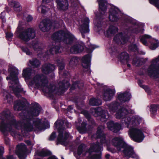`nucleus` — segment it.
<instances>
[{
	"label": "nucleus",
	"instance_id": "nucleus-1",
	"mask_svg": "<svg viewBox=\"0 0 159 159\" xmlns=\"http://www.w3.org/2000/svg\"><path fill=\"white\" fill-rule=\"evenodd\" d=\"M41 107L38 104H36L31 109L28 113V115L22 117L26 123L25 128L27 131H31L41 130L42 129L41 120L39 119H32V116L39 115L41 111Z\"/></svg>",
	"mask_w": 159,
	"mask_h": 159
},
{
	"label": "nucleus",
	"instance_id": "nucleus-2",
	"mask_svg": "<svg viewBox=\"0 0 159 159\" xmlns=\"http://www.w3.org/2000/svg\"><path fill=\"white\" fill-rule=\"evenodd\" d=\"M29 87H34L41 89L43 92L51 93L56 90V87L48 83L46 77L43 75H37L34 76L29 83Z\"/></svg>",
	"mask_w": 159,
	"mask_h": 159
},
{
	"label": "nucleus",
	"instance_id": "nucleus-3",
	"mask_svg": "<svg viewBox=\"0 0 159 159\" xmlns=\"http://www.w3.org/2000/svg\"><path fill=\"white\" fill-rule=\"evenodd\" d=\"M8 70L10 72V77H7V80L10 79L9 87L16 96L19 97V93L22 91L23 89L20 85L17 75L19 74L18 70L15 67H10Z\"/></svg>",
	"mask_w": 159,
	"mask_h": 159
},
{
	"label": "nucleus",
	"instance_id": "nucleus-4",
	"mask_svg": "<svg viewBox=\"0 0 159 159\" xmlns=\"http://www.w3.org/2000/svg\"><path fill=\"white\" fill-rule=\"evenodd\" d=\"M16 34L19 38L25 42L34 38L35 36L34 30L33 29L29 28L24 29L20 25L17 29Z\"/></svg>",
	"mask_w": 159,
	"mask_h": 159
},
{
	"label": "nucleus",
	"instance_id": "nucleus-5",
	"mask_svg": "<svg viewBox=\"0 0 159 159\" xmlns=\"http://www.w3.org/2000/svg\"><path fill=\"white\" fill-rule=\"evenodd\" d=\"M52 39L56 41H63L67 44H70L76 40V38L70 32L65 33L63 31L55 33L52 35Z\"/></svg>",
	"mask_w": 159,
	"mask_h": 159
},
{
	"label": "nucleus",
	"instance_id": "nucleus-6",
	"mask_svg": "<svg viewBox=\"0 0 159 159\" xmlns=\"http://www.w3.org/2000/svg\"><path fill=\"white\" fill-rule=\"evenodd\" d=\"M63 123V122L62 120H57L55 123V125L56 127L58 129L59 133L57 137L58 142L61 144L66 146L67 144L66 140L69 135L67 132L61 128Z\"/></svg>",
	"mask_w": 159,
	"mask_h": 159
},
{
	"label": "nucleus",
	"instance_id": "nucleus-7",
	"mask_svg": "<svg viewBox=\"0 0 159 159\" xmlns=\"http://www.w3.org/2000/svg\"><path fill=\"white\" fill-rule=\"evenodd\" d=\"M147 72L151 76L159 77V55L151 60Z\"/></svg>",
	"mask_w": 159,
	"mask_h": 159
},
{
	"label": "nucleus",
	"instance_id": "nucleus-8",
	"mask_svg": "<svg viewBox=\"0 0 159 159\" xmlns=\"http://www.w3.org/2000/svg\"><path fill=\"white\" fill-rule=\"evenodd\" d=\"M102 149L101 145H99L98 143L92 144L89 152H86L89 153V159H100V153L97 154L96 152L101 151Z\"/></svg>",
	"mask_w": 159,
	"mask_h": 159
},
{
	"label": "nucleus",
	"instance_id": "nucleus-9",
	"mask_svg": "<svg viewBox=\"0 0 159 159\" xmlns=\"http://www.w3.org/2000/svg\"><path fill=\"white\" fill-rule=\"evenodd\" d=\"M141 41L145 45H148V42H150L151 44L150 46V48L152 50L156 49L159 46L158 40L151 38L150 36L147 34H144L141 37Z\"/></svg>",
	"mask_w": 159,
	"mask_h": 159
},
{
	"label": "nucleus",
	"instance_id": "nucleus-10",
	"mask_svg": "<svg viewBox=\"0 0 159 159\" xmlns=\"http://www.w3.org/2000/svg\"><path fill=\"white\" fill-rule=\"evenodd\" d=\"M89 19L85 17L82 20V25L79 27L80 30L83 38H84V34L88 33L89 31Z\"/></svg>",
	"mask_w": 159,
	"mask_h": 159
},
{
	"label": "nucleus",
	"instance_id": "nucleus-11",
	"mask_svg": "<svg viewBox=\"0 0 159 159\" xmlns=\"http://www.w3.org/2000/svg\"><path fill=\"white\" fill-rule=\"evenodd\" d=\"M99 4L100 13L96 14L97 19L101 18V15L104 14L107 9V3L106 0H98Z\"/></svg>",
	"mask_w": 159,
	"mask_h": 159
},
{
	"label": "nucleus",
	"instance_id": "nucleus-12",
	"mask_svg": "<svg viewBox=\"0 0 159 159\" xmlns=\"http://www.w3.org/2000/svg\"><path fill=\"white\" fill-rule=\"evenodd\" d=\"M26 148L25 145L21 143L17 146L16 153L20 159H24L26 157Z\"/></svg>",
	"mask_w": 159,
	"mask_h": 159
},
{
	"label": "nucleus",
	"instance_id": "nucleus-13",
	"mask_svg": "<svg viewBox=\"0 0 159 159\" xmlns=\"http://www.w3.org/2000/svg\"><path fill=\"white\" fill-rule=\"evenodd\" d=\"M93 109L97 115L101 116L100 120L102 122L106 121L108 118L109 115L107 111L102 110L100 107L93 108Z\"/></svg>",
	"mask_w": 159,
	"mask_h": 159
},
{
	"label": "nucleus",
	"instance_id": "nucleus-14",
	"mask_svg": "<svg viewBox=\"0 0 159 159\" xmlns=\"http://www.w3.org/2000/svg\"><path fill=\"white\" fill-rule=\"evenodd\" d=\"M129 134L134 141L139 142V129L138 128L134 127L131 128L129 131Z\"/></svg>",
	"mask_w": 159,
	"mask_h": 159
},
{
	"label": "nucleus",
	"instance_id": "nucleus-15",
	"mask_svg": "<svg viewBox=\"0 0 159 159\" xmlns=\"http://www.w3.org/2000/svg\"><path fill=\"white\" fill-rule=\"evenodd\" d=\"M91 57L90 55L88 54L85 55L82 59V65L85 71L90 72V62Z\"/></svg>",
	"mask_w": 159,
	"mask_h": 159
},
{
	"label": "nucleus",
	"instance_id": "nucleus-16",
	"mask_svg": "<svg viewBox=\"0 0 159 159\" xmlns=\"http://www.w3.org/2000/svg\"><path fill=\"white\" fill-rule=\"evenodd\" d=\"M122 148H123V152L125 157L128 158L130 157H134L136 156V155L132 147L129 145H124Z\"/></svg>",
	"mask_w": 159,
	"mask_h": 159
},
{
	"label": "nucleus",
	"instance_id": "nucleus-17",
	"mask_svg": "<svg viewBox=\"0 0 159 159\" xmlns=\"http://www.w3.org/2000/svg\"><path fill=\"white\" fill-rule=\"evenodd\" d=\"M17 123L16 121L14 119L12 120L9 124L6 125L4 124L3 122H1L0 125V129L2 132H5L6 130L11 131L10 127H13L15 126L17 128L16 126Z\"/></svg>",
	"mask_w": 159,
	"mask_h": 159
},
{
	"label": "nucleus",
	"instance_id": "nucleus-18",
	"mask_svg": "<svg viewBox=\"0 0 159 159\" xmlns=\"http://www.w3.org/2000/svg\"><path fill=\"white\" fill-rule=\"evenodd\" d=\"M111 144L116 147L119 151L121 150V149L124 145L123 143V139L121 137L114 138L111 140Z\"/></svg>",
	"mask_w": 159,
	"mask_h": 159
},
{
	"label": "nucleus",
	"instance_id": "nucleus-19",
	"mask_svg": "<svg viewBox=\"0 0 159 159\" xmlns=\"http://www.w3.org/2000/svg\"><path fill=\"white\" fill-rule=\"evenodd\" d=\"M115 94V91L114 89L107 88L104 90L103 94L104 99L106 101L111 100Z\"/></svg>",
	"mask_w": 159,
	"mask_h": 159
},
{
	"label": "nucleus",
	"instance_id": "nucleus-20",
	"mask_svg": "<svg viewBox=\"0 0 159 159\" xmlns=\"http://www.w3.org/2000/svg\"><path fill=\"white\" fill-rule=\"evenodd\" d=\"M108 128L114 132H117L121 129V126L118 123H114L113 122L110 121L107 123Z\"/></svg>",
	"mask_w": 159,
	"mask_h": 159
},
{
	"label": "nucleus",
	"instance_id": "nucleus-21",
	"mask_svg": "<svg viewBox=\"0 0 159 159\" xmlns=\"http://www.w3.org/2000/svg\"><path fill=\"white\" fill-rule=\"evenodd\" d=\"M118 10L115 8H111L110 10L109 19L112 22L117 21L118 20Z\"/></svg>",
	"mask_w": 159,
	"mask_h": 159
},
{
	"label": "nucleus",
	"instance_id": "nucleus-22",
	"mask_svg": "<svg viewBox=\"0 0 159 159\" xmlns=\"http://www.w3.org/2000/svg\"><path fill=\"white\" fill-rule=\"evenodd\" d=\"M39 27L42 31L46 32L50 29L51 24L50 23L49 21L44 20L40 22Z\"/></svg>",
	"mask_w": 159,
	"mask_h": 159
},
{
	"label": "nucleus",
	"instance_id": "nucleus-23",
	"mask_svg": "<svg viewBox=\"0 0 159 159\" xmlns=\"http://www.w3.org/2000/svg\"><path fill=\"white\" fill-rule=\"evenodd\" d=\"M57 8L60 10H65L68 7L67 0H57Z\"/></svg>",
	"mask_w": 159,
	"mask_h": 159
},
{
	"label": "nucleus",
	"instance_id": "nucleus-24",
	"mask_svg": "<svg viewBox=\"0 0 159 159\" xmlns=\"http://www.w3.org/2000/svg\"><path fill=\"white\" fill-rule=\"evenodd\" d=\"M84 49L83 45L82 44L76 43L70 48V52L73 53H78L81 52Z\"/></svg>",
	"mask_w": 159,
	"mask_h": 159
},
{
	"label": "nucleus",
	"instance_id": "nucleus-25",
	"mask_svg": "<svg viewBox=\"0 0 159 159\" xmlns=\"http://www.w3.org/2000/svg\"><path fill=\"white\" fill-rule=\"evenodd\" d=\"M26 102L25 99H23L22 101H16L15 103L14 108L15 110L20 111L24 109L25 107Z\"/></svg>",
	"mask_w": 159,
	"mask_h": 159
},
{
	"label": "nucleus",
	"instance_id": "nucleus-26",
	"mask_svg": "<svg viewBox=\"0 0 159 159\" xmlns=\"http://www.w3.org/2000/svg\"><path fill=\"white\" fill-rule=\"evenodd\" d=\"M104 129L103 126H101L98 128L97 132V138H99L101 139V142L102 143H104L106 141L105 135L102 133V130Z\"/></svg>",
	"mask_w": 159,
	"mask_h": 159
},
{
	"label": "nucleus",
	"instance_id": "nucleus-27",
	"mask_svg": "<svg viewBox=\"0 0 159 159\" xmlns=\"http://www.w3.org/2000/svg\"><path fill=\"white\" fill-rule=\"evenodd\" d=\"M131 95L129 93H120L118 95V98L121 102H125L129 100Z\"/></svg>",
	"mask_w": 159,
	"mask_h": 159
},
{
	"label": "nucleus",
	"instance_id": "nucleus-28",
	"mask_svg": "<svg viewBox=\"0 0 159 159\" xmlns=\"http://www.w3.org/2000/svg\"><path fill=\"white\" fill-rule=\"evenodd\" d=\"M114 40L117 43L124 44L127 41V39L125 36L123 35L121 33L116 35L114 38Z\"/></svg>",
	"mask_w": 159,
	"mask_h": 159
},
{
	"label": "nucleus",
	"instance_id": "nucleus-29",
	"mask_svg": "<svg viewBox=\"0 0 159 159\" xmlns=\"http://www.w3.org/2000/svg\"><path fill=\"white\" fill-rule=\"evenodd\" d=\"M55 66L49 64L44 65L42 68V71L45 74H48L55 70Z\"/></svg>",
	"mask_w": 159,
	"mask_h": 159
},
{
	"label": "nucleus",
	"instance_id": "nucleus-30",
	"mask_svg": "<svg viewBox=\"0 0 159 159\" xmlns=\"http://www.w3.org/2000/svg\"><path fill=\"white\" fill-rule=\"evenodd\" d=\"M9 5L13 8L14 11L16 12H18L22 10V7L20 3L17 2L13 1L9 2Z\"/></svg>",
	"mask_w": 159,
	"mask_h": 159
},
{
	"label": "nucleus",
	"instance_id": "nucleus-31",
	"mask_svg": "<svg viewBox=\"0 0 159 159\" xmlns=\"http://www.w3.org/2000/svg\"><path fill=\"white\" fill-rule=\"evenodd\" d=\"M129 57L128 54L124 52L120 55L118 57V59L123 63H127L129 60Z\"/></svg>",
	"mask_w": 159,
	"mask_h": 159
},
{
	"label": "nucleus",
	"instance_id": "nucleus-32",
	"mask_svg": "<svg viewBox=\"0 0 159 159\" xmlns=\"http://www.w3.org/2000/svg\"><path fill=\"white\" fill-rule=\"evenodd\" d=\"M31 69L30 68H27L23 70L22 75L25 78V80L31 79Z\"/></svg>",
	"mask_w": 159,
	"mask_h": 159
},
{
	"label": "nucleus",
	"instance_id": "nucleus-33",
	"mask_svg": "<svg viewBox=\"0 0 159 159\" xmlns=\"http://www.w3.org/2000/svg\"><path fill=\"white\" fill-rule=\"evenodd\" d=\"M128 113V111L125 109L122 108L118 110L116 114V118L120 119L122 116H125Z\"/></svg>",
	"mask_w": 159,
	"mask_h": 159
},
{
	"label": "nucleus",
	"instance_id": "nucleus-34",
	"mask_svg": "<svg viewBox=\"0 0 159 159\" xmlns=\"http://www.w3.org/2000/svg\"><path fill=\"white\" fill-rule=\"evenodd\" d=\"M118 28L113 25H110L107 32V34L108 36H111L117 32Z\"/></svg>",
	"mask_w": 159,
	"mask_h": 159
},
{
	"label": "nucleus",
	"instance_id": "nucleus-35",
	"mask_svg": "<svg viewBox=\"0 0 159 159\" xmlns=\"http://www.w3.org/2000/svg\"><path fill=\"white\" fill-rule=\"evenodd\" d=\"M61 52V47L59 46H56L49 49L48 51V55H50L53 54L54 53H57Z\"/></svg>",
	"mask_w": 159,
	"mask_h": 159
},
{
	"label": "nucleus",
	"instance_id": "nucleus-36",
	"mask_svg": "<svg viewBox=\"0 0 159 159\" xmlns=\"http://www.w3.org/2000/svg\"><path fill=\"white\" fill-rule=\"evenodd\" d=\"M89 103L90 105L93 106H98L102 104V101L100 99L92 98L90 99Z\"/></svg>",
	"mask_w": 159,
	"mask_h": 159
},
{
	"label": "nucleus",
	"instance_id": "nucleus-37",
	"mask_svg": "<svg viewBox=\"0 0 159 159\" xmlns=\"http://www.w3.org/2000/svg\"><path fill=\"white\" fill-rule=\"evenodd\" d=\"M59 89H58L59 91H62L68 88L70 85V84L68 82L66 81V83H59Z\"/></svg>",
	"mask_w": 159,
	"mask_h": 159
},
{
	"label": "nucleus",
	"instance_id": "nucleus-38",
	"mask_svg": "<svg viewBox=\"0 0 159 159\" xmlns=\"http://www.w3.org/2000/svg\"><path fill=\"white\" fill-rule=\"evenodd\" d=\"M86 123L85 122H83L81 124V127H77V129L79 132L80 133H84L86 131Z\"/></svg>",
	"mask_w": 159,
	"mask_h": 159
},
{
	"label": "nucleus",
	"instance_id": "nucleus-39",
	"mask_svg": "<svg viewBox=\"0 0 159 159\" xmlns=\"http://www.w3.org/2000/svg\"><path fill=\"white\" fill-rule=\"evenodd\" d=\"M51 152L46 150H43L42 151L38 152V155L41 157H45L47 156L50 155Z\"/></svg>",
	"mask_w": 159,
	"mask_h": 159
},
{
	"label": "nucleus",
	"instance_id": "nucleus-40",
	"mask_svg": "<svg viewBox=\"0 0 159 159\" xmlns=\"http://www.w3.org/2000/svg\"><path fill=\"white\" fill-rule=\"evenodd\" d=\"M10 112L9 110L6 111H4L3 113L0 114V119L2 120H3L6 118H8L10 116Z\"/></svg>",
	"mask_w": 159,
	"mask_h": 159
},
{
	"label": "nucleus",
	"instance_id": "nucleus-41",
	"mask_svg": "<svg viewBox=\"0 0 159 159\" xmlns=\"http://www.w3.org/2000/svg\"><path fill=\"white\" fill-rule=\"evenodd\" d=\"M146 132V129H140V142H142L145 137L144 133Z\"/></svg>",
	"mask_w": 159,
	"mask_h": 159
},
{
	"label": "nucleus",
	"instance_id": "nucleus-42",
	"mask_svg": "<svg viewBox=\"0 0 159 159\" xmlns=\"http://www.w3.org/2000/svg\"><path fill=\"white\" fill-rule=\"evenodd\" d=\"M78 59L76 57H72L70 59L69 64L71 66H73L77 64L78 63Z\"/></svg>",
	"mask_w": 159,
	"mask_h": 159
},
{
	"label": "nucleus",
	"instance_id": "nucleus-43",
	"mask_svg": "<svg viewBox=\"0 0 159 159\" xmlns=\"http://www.w3.org/2000/svg\"><path fill=\"white\" fill-rule=\"evenodd\" d=\"M30 64L34 67H37L40 65L39 61L37 59H34L32 61H30Z\"/></svg>",
	"mask_w": 159,
	"mask_h": 159
},
{
	"label": "nucleus",
	"instance_id": "nucleus-44",
	"mask_svg": "<svg viewBox=\"0 0 159 159\" xmlns=\"http://www.w3.org/2000/svg\"><path fill=\"white\" fill-rule=\"evenodd\" d=\"M58 66L60 70V72L61 73V70H63L64 67V63L62 60H58L57 62Z\"/></svg>",
	"mask_w": 159,
	"mask_h": 159
},
{
	"label": "nucleus",
	"instance_id": "nucleus-45",
	"mask_svg": "<svg viewBox=\"0 0 159 159\" xmlns=\"http://www.w3.org/2000/svg\"><path fill=\"white\" fill-rule=\"evenodd\" d=\"M48 10V8L43 4L42 5L39 7L38 9V10L39 11H41V12L43 13H45Z\"/></svg>",
	"mask_w": 159,
	"mask_h": 159
},
{
	"label": "nucleus",
	"instance_id": "nucleus-46",
	"mask_svg": "<svg viewBox=\"0 0 159 159\" xmlns=\"http://www.w3.org/2000/svg\"><path fill=\"white\" fill-rule=\"evenodd\" d=\"M124 122L125 124L133 125L135 122H134L133 119H131L129 117H126L125 118Z\"/></svg>",
	"mask_w": 159,
	"mask_h": 159
},
{
	"label": "nucleus",
	"instance_id": "nucleus-47",
	"mask_svg": "<svg viewBox=\"0 0 159 159\" xmlns=\"http://www.w3.org/2000/svg\"><path fill=\"white\" fill-rule=\"evenodd\" d=\"M150 3L159 8V0H149Z\"/></svg>",
	"mask_w": 159,
	"mask_h": 159
},
{
	"label": "nucleus",
	"instance_id": "nucleus-48",
	"mask_svg": "<svg viewBox=\"0 0 159 159\" xmlns=\"http://www.w3.org/2000/svg\"><path fill=\"white\" fill-rule=\"evenodd\" d=\"M132 64L134 66H139V57L134 58Z\"/></svg>",
	"mask_w": 159,
	"mask_h": 159
},
{
	"label": "nucleus",
	"instance_id": "nucleus-49",
	"mask_svg": "<svg viewBox=\"0 0 159 159\" xmlns=\"http://www.w3.org/2000/svg\"><path fill=\"white\" fill-rule=\"evenodd\" d=\"M6 94H4L5 96V99L6 100H7V102H10L11 101H12V98L11 97V95L10 94L8 93H7L6 92Z\"/></svg>",
	"mask_w": 159,
	"mask_h": 159
},
{
	"label": "nucleus",
	"instance_id": "nucleus-50",
	"mask_svg": "<svg viewBox=\"0 0 159 159\" xmlns=\"http://www.w3.org/2000/svg\"><path fill=\"white\" fill-rule=\"evenodd\" d=\"M32 46L33 48L35 50L39 51L40 50V48H39V44L38 42H33Z\"/></svg>",
	"mask_w": 159,
	"mask_h": 159
},
{
	"label": "nucleus",
	"instance_id": "nucleus-51",
	"mask_svg": "<svg viewBox=\"0 0 159 159\" xmlns=\"http://www.w3.org/2000/svg\"><path fill=\"white\" fill-rule=\"evenodd\" d=\"M85 147V146L84 144H81L79 147L77 151V153L79 155H81L83 150V148Z\"/></svg>",
	"mask_w": 159,
	"mask_h": 159
},
{
	"label": "nucleus",
	"instance_id": "nucleus-52",
	"mask_svg": "<svg viewBox=\"0 0 159 159\" xmlns=\"http://www.w3.org/2000/svg\"><path fill=\"white\" fill-rule=\"evenodd\" d=\"M80 86H83L82 84H80L78 82H75L73 83L72 87V89L76 88L78 87L79 88Z\"/></svg>",
	"mask_w": 159,
	"mask_h": 159
},
{
	"label": "nucleus",
	"instance_id": "nucleus-53",
	"mask_svg": "<svg viewBox=\"0 0 159 159\" xmlns=\"http://www.w3.org/2000/svg\"><path fill=\"white\" fill-rule=\"evenodd\" d=\"M145 24L143 23L140 22V33H143L144 30Z\"/></svg>",
	"mask_w": 159,
	"mask_h": 159
},
{
	"label": "nucleus",
	"instance_id": "nucleus-54",
	"mask_svg": "<svg viewBox=\"0 0 159 159\" xmlns=\"http://www.w3.org/2000/svg\"><path fill=\"white\" fill-rule=\"evenodd\" d=\"M6 37L8 40H10L13 36V34L10 32L6 33Z\"/></svg>",
	"mask_w": 159,
	"mask_h": 159
},
{
	"label": "nucleus",
	"instance_id": "nucleus-55",
	"mask_svg": "<svg viewBox=\"0 0 159 159\" xmlns=\"http://www.w3.org/2000/svg\"><path fill=\"white\" fill-rule=\"evenodd\" d=\"M111 110L112 111H114V110H116L117 108H119L118 104L117 103L111 104Z\"/></svg>",
	"mask_w": 159,
	"mask_h": 159
},
{
	"label": "nucleus",
	"instance_id": "nucleus-56",
	"mask_svg": "<svg viewBox=\"0 0 159 159\" xmlns=\"http://www.w3.org/2000/svg\"><path fill=\"white\" fill-rule=\"evenodd\" d=\"M21 49L23 51L25 52L27 55H30L31 54V52H30L28 48L24 47H22Z\"/></svg>",
	"mask_w": 159,
	"mask_h": 159
},
{
	"label": "nucleus",
	"instance_id": "nucleus-57",
	"mask_svg": "<svg viewBox=\"0 0 159 159\" xmlns=\"http://www.w3.org/2000/svg\"><path fill=\"white\" fill-rule=\"evenodd\" d=\"M129 49L132 51H135L137 50V47L135 44H133L129 47Z\"/></svg>",
	"mask_w": 159,
	"mask_h": 159
},
{
	"label": "nucleus",
	"instance_id": "nucleus-58",
	"mask_svg": "<svg viewBox=\"0 0 159 159\" xmlns=\"http://www.w3.org/2000/svg\"><path fill=\"white\" fill-rule=\"evenodd\" d=\"M95 29L98 32L100 31L101 29V26L100 24L98 23L97 25H96Z\"/></svg>",
	"mask_w": 159,
	"mask_h": 159
},
{
	"label": "nucleus",
	"instance_id": "nucleus-59",
	"mask_svg": "<svg viewBox=\"0 0 159 159\" xmlns=\"http://www.w3.org/2000/svg\"><path fill=\"white\" fill-rule=\"evenodd\" d=\"M56 137V133L55 132H53L50 135L49 140H52L54 139Z\"/></svg>",
	"mask_w": 159,
	"mask_h": 159
},
{
	"label": "nucleus",
	"instance_id": "nucleus-60",
	"mask_svg": "<svg viewBox=\"0 0 159 159\" xmlns=\"http://www.w3.org/2000/svg\"><path fill=\"white\" fill-rule=\"evenodd\" d=\"M1 15H2L1 16V18L2 19V22H3L5 21V20L4 18V17L5 15V12H3L1 13Z\"/></svg>",
	"mask_w": 159,
	"mask_h": 159
},
{
	"label": "nucleus",
	"instance_id": "nucleus-61",
	"mask_svg": "<svg viewBox=\"0 0 159 159\" xmlns=\"http://www.w3.org/2000/svg\"><path fill=\"white\" fill-rule=\"evenodd\" d=\"M150 111L152 112H155L157 111V109H156V106H152L151 107V108L150 109Z\"/></svg>",
	"mask_w": 159,
	"mask_h": 159
},
{
	"label": "nucleus",
	"instance_id": "nucleus-62",
	"mask_svg": "<svg viewBox=\"0 0 159 159\" xmlns=\"http://www.w3.org/2000/svg\"><path fill=\"white\" fill-rule=\"evenodd\" d=\"M52 25H53L54 27H58L59 26L57 22L55 21L53 22L52 23Z\"/></svg>",
	"mask_w": 159,
	"mask_h": 159
},
{
	"label": "nucleus",
	"instance_id": "nucleus-63",
	"mask_svg": "<svg viewBox=\"0 0 159 159\" xmlns=\"http://www.w3.org/2000/svg\"><path fill=\"white\" fill-rule=\"evenodd\" d=\"M32 17L30 15L28 16L26 18V20L28 22L31 21L32 20Z\"/></svg>",
	"mask_w": 159,
	"mask_h": 159
},
{
	"label": "nucleus",
	"instance_id": "nucleus-64",
	"mask_svg": "<svg viewBox=\"0 0 159 159\" xmlns=\"http://www.w3.org/2000/svg\"><path fill=\"white\" fill-rule=\"evenodd\" d=\"M4 149L2 147H0V157L2 156L4 152Z\"/></svg>",
	"mask_w": 159,
	"mask_h": 159
}]
</instances>
